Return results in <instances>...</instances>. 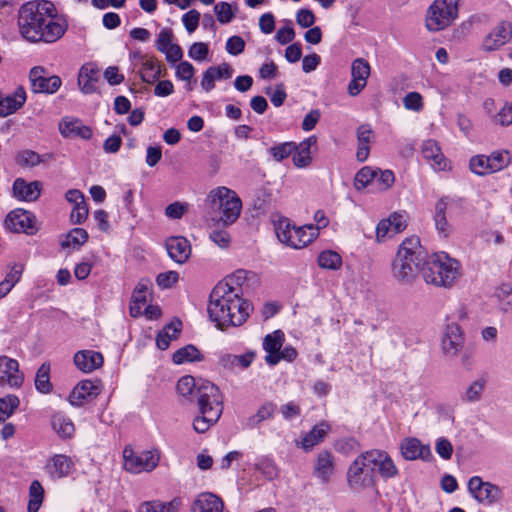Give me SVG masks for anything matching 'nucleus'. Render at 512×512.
I'll return each instance as SVG.
<instances>
[{
    "instance_id": "nucleus-1",
    "label": "nucleus",
    "mask_w": 512,
    "mask_h": 512,
    "mask_svg": "<svg viewBox=\"0 0 512 512\" xmlns=\"http://www.w3.org/2000/svg\"><path fill=\"white\" fill-rule=\"evenodd\" d=\"M18 27L27 41L54 43L65 34L68 23L57 15L52 2H28L19 10Z\"/></svg>"
},
{
    "instance_id": "nucleus-2",
    "label": "nucleus",
    "mask_w": 512,
    "mask_h": 512,
    "mask_svg": "<svg viewBox=\"0 0 512 512\" xmlns=\"http://www.w3.org/2000/svg\"><path fill=\"white\" fill-rule=\"evenodd\" d=\"M177 391L181 396L197 401L200 415L193 421L197 433L206 432L219 420L223 411L222 395L213 383L201 379L196 381L186 375L179 379Z\"/></svg>"
},
{
    "instance_id": "nucleus-3",
    "label": "nucleus",
    "mask_w": 512,
    "mask_h": 512,
    "mask_svg": "<svg viewBox=\"0 0 512 512\" xmlns=\"http://www.w3.org/2000/svg\"><path fill=\"white\" fill-rule=\"evenodd\" d=\"M251 310L250 303L241 297L240 292L230 289L227 284H217L210 293L208 316L220 330L243 325Z\"/></svg>"
},
{
    "instance_id": "nucleus-4",
    "label": "nucleus",
    "mask_w": 512,
    "mask_h": 512,
    "mask_svg": "<svg viewBox=\"0 0 512 512\" xmlns=\"http://www.w3.org/2000/svg\"><path fill=\"white\" fill-rule=\"evenodd\" d=\"M423 262V251L420 240L411 236L402 241L391 269L393 277L402 284L411 283L417 276Z\"/></svg>"
},
{
    "instance_id": "nucleus-5",
    "label": "nucleus",
    "mask_w": 512,
    "mask_h": 512,
    "mask_svg": "<svg viewBox=\"0 0 512 512\" xmlns=\"http://www.w3.org/2000/svg\"><path fill=\"white\" fill-rule=\"evenodd\" d=\"M460 274L459 262L444 252L432 255L422 269L425 282L438 287H452Z\"/></svg>"
},
{
    "instance_id": "nucleus-6",
    "label": "nucleus",
    "mask_w": 512,
    "mask_h": 512,
    "mask_svg": "<svg viewBox=\"0 0 512 512\" xmlns=\"http://www.w3.org/2000/svg\"><path fill=\"white\" fill-rule=\"evenodd\" d=\"M206 202L211 209L219 211V221L224 226L232 225L241 214V199L235 191L225 186L213 188L207 195Z\"/></svg>"
},
{
    "instance_id": "nucleus-7",
    "label": "nucleus",
    "mask_w": 512,
    "mask_h": 512,
    "mask_svg": "<svg viewBox=\"0 0 512 512\" xmlns=\"http://www.w3.org/2000/svg\"><path fill=\"white\" fill-rule=\"evenodd\" d=\"M371 451L358 455L349 465L346 472V482L350 490L363 492L375 485L376 473Z\"/></svg>"
},
{
    "instance_id": "nucleus-8",
    "label": "nucleus",
    "mask_w": 512,
    "mask_h": 512,
    "mask_svg": "<svg viewBox=\"0 0 512 512\" xmlns=\"http://www.w3.org/2000/svg\"><path fill=\"white\" fill-rule=\"evenodd\" d=\"M276 235L279 241L286 246L302 249L318 237V232L312 224L298 227L288 219H281L276 225Z\"/></svg>"
},
{
    "instance_id": "nucleus-9",
    "label": "nucleus",
    "mask_w": 512,
    "mask_h": 512,
    "mask_svg": "<svg viewBox=\"0 0 512 512\" xmlns=\"http://www.w3.org/2000/svg\"><path fill=\"white\" fill-rule=\"evenodd\" d=\"M459 0H435L426 15V27L437 32L449 27L458 17Z\"/></svg>"
},
{
    "instance_id": "nucleus-10",
    "label": "nucleus",
    "mask_w": 512,
    "mask_h": 512,
    "mask_svg": "<svg viewBox=\"0 0 512 512\" xmlns=\"http://www.w3.org/2000/svg\"><path fill=\"white\" fill-rule=\"evenodd\" d=\"M123 468L131 474H140L153 471L159 464L160 452L147 450L135 452L132 447L126 446L122 452Z\"/></svg>"
},
{
    "instance_id": "nucleus-11",
    "label": "nucleus",
    "mask_w": 512,
    "mask_h": 512,
    "mask_svg": "<svg viewBox=\"0 0 512 512\" xmlns=\"http://www.w3.org/2000/svg\"><path fill=\"white\" fill-rule=\"evenodd\" d=\"M31 90L34 93L54 94L62 85L57 75H49L42 66H35L29 72Z\"/></svg>"
},
{
    "instance_id": "nucleus-12",
    "label": "nucleus",
    "mask_w": 512,
    "mask_h": 512,
    "mask_svg": "<svg viewBox=\"0 0 512 512\" xmlns=\"http://www.w3.org/2000/svg\"><path fill=\"white\" fill-rule=\"evenodd\" d=\"M468 490L480 503L492 505L502 497L500 488L490 482H485L479 476H473L468 481Z\"/></svg>"
},
{
    "instance_id": "nucleus-13",
    "label": "nucleus",
    "mask_w": 512,
    "mask_h": 512,
    "mask_svg": "<svg viewBox=\"0 0 512 512\" xmlns=\"http://www.w3.org/2000/svg\"><path fill=\"white\" fill-rule=\"evenodd\" d=\"M408 214L405 211L393 212L388 218L382 219L376 226V240L381 243L407 227Z\"/></svg>"
},
{
    "instance_id": "nucleus-14",
    "label": "nucleus",
    "mask_w": 512,
    "mask_h": 512,
    "mask_svg": "<svg viewBox=\"0 0 512 512\" xmlns=\"http://www.w3.org/2000/svg\"><path fill=\"white\" fill-rule=\"evenodd\" d=\"M465 343L463 329L455 322L446 325L441 338V350L447 357H456Z\"/></svg>"
},
{
    "instance_id": "nucleus-15",
    "label": "nucleus",
    "mask_w": 512,
    "mask_h": 512,
    "mask_svg": "<svg viewBox=\"0 0 512 512\" xmlns=\"http://www.w3.org/2000/svg\"><path fill=\"white\" fill-rule=\"evenodd\" d=\"M371 73V67L364 58H356L351 64V79L347 86V92L350 96L359 95L367 85Z\"/></svg>"
},
{
    "instance_id": "nucleus-16",
    "label": "nucleus",
    "mask_w": 512,
    "mask_h": 512,
    "mask_svg": "<svg viewBox=\"0 0 512 512\" xmlns=\"http://www.w3.org/2000/svg\"><path fill=\"white\" fill-rule=\"evenodd\" d=\"M512 38V25L502 21L498 23L482 40L481 49L485 52L497 51Z\"/></svg>"
},
{
    "instance_id": "nucleus-17",
    "label": "nucleus",
    "mask_w": 512,
    "mask_h": 512,
    "mask_svg": "<svg viewBox=\"0 0 512 512\" xmlns=\"http://www.w3.org/2000/svg\"><path fill=\"white\" fill-rule=\"evenodd\" d=\"M5 227L11 232L33 234L35 228V216L24 209H15L5 218Z\"/></svg>"
},
{
    "instance_id": "nucleus-18",
    "label": "nucleus",
    "mask_w": 512,
    "mask_h": 512,
    "mask_svg": "<svg viewBox=\"0 0 512 512\" xmlns=\"http://www.w3.org/2000/svg\"><path fill=\"white\" fill-rule=\"evenodd\" d=\"M24 375L19 370L17 360L7 356H0V386L8 385L11 388L21 387Z\"/></svg>"
},
{
    "instance_id": "nucleus-19",
    "label": "nucleus",
    "mask_w": 512,
    "mask_h": 512,
    "mask_svg": "<svg viewBox=\"0 0 512 512\" xmlns=\"http://www.w3.org/2000/svg\"><path fill=\"white\" fill-rule=\"evenodd\" d=\"M100 387L91 380L80 381L71 391L68 400L71 405L80 407L100 394Z\"/></svg>"
},
{
    "instance_id": "nucleus-20",
    "label": "nucleus",
    "mask_w": 512,
    "mask_h": 512,
    "mask_svg": "<svg viewBox=\"0 0 512 512\" xmlns=\"http://www.w3.org/2000/svg\"><path fill=\"white\" fill-rule=\"evenodd\" d=\"M26 99V91L22 86L8 95L0 92V117L5 118L17 112L24 106Z\"/></svg>"
},
{
    "instance_id": "nucleus-21",
    "label": "nucleus",
    "mask_w": 512,
    "mask_h": 512,
    "mask_svg": "<svg viewBox=\"0 0 512 512\" xmlns=\"http://www.w3.org/2000/svg\"><path fill=\"white\" fill-rule=\"evenodd\" d=\"M41 191L42 183L40 181L27 182L23 178L15 179L12 186L13 196L20 201H36L39 198Z\"/></svg>"
},
{
    "instance_id": "nucleus-22",
    "label": "nucleus",
    "mask_w": 512,
    "mask_h": 512,
    "mask_svg": "<svg viewBox=\"0 0 512 512\" xmlns=\"http://www.w3.org/2000/svg\"><path fill=\"white\" fill-rule=\"evenodd\" d=\"M335 472V459L330 451L323 450L317 454L313 466V475L322 483H328Z\"/></svg>"
},
{
    "instance_id": "nucleus-23",
    "label": "nucleus",
    "mask_w": 512,
    "mask_h": 512,
    "mask_svg": "<svg viewBox=\"0 0 512 512\" xmlns=\"http://www.w3.org/2000/svg\"><path fill=\"white\" fill-rule=\"evenodd\" d=\"M422 154L436 171H446L451 168L450 161L443 155L440 147L434 140L429 139L423 143Z\"/></svg>"
},
{
    "instance_id": "nucleus-24",
    "label": "nucleus",
    "mask_w": 512,
    "mask_h": 512,
    "mask_svg": "<svg viewBox=\"0 0 512 512\" xmlns=\"http://www.w3.org/2000/svg\"><path fill=\"white\" fill-rule=\"evenodd\" d=\"M75 366L83 373H91L102 367L103 355L94 350H81L75 353L73 357Z\"/></svg>"
},
{
    "instance_id": "nucleus-25",
    "label": "nucleus",
    "mask_w": 512,
    "mask_h": 512,
    "mask_svg": "<svg viewBox=\"0 0 512 512\" xmlns=\"http://www.w3.org/2000/svg\"><path fill=\"white\" fill-rule=\"evenodd\" d=\"M169 257L176 263H185L191 255L189 241L181 236L169 237L165 243Z\"/></svg>"
},
{
    "instance_id": "nucleus-26",
    "label": "nucleus",
    "mask_w": 512,
    "mask_h": 512,
    "mask_svg": "<svg viewBox=\"0 0 512 512\" xmlns=\"http://www.w3.org/2000/svg\"><path fill=\"white\" fill-rule=\"evenodd\" d=\"M165 74L166 68L155 56L150 55L148 58H143V63L139 68V76L143 82L154 84Z\"/></svg>"
},
{
    "instance_id": "nucleus-27",
    "label": "nucleus",
    "mask_w": 512,
    "mask_h": 512,
    "mask_svg": "<svg viewBox=\"0 0 512 512\" xmlns=\"http://www.w3.org/2000/svg\"><path fill=\"white\" fill-rule=\"evenodd\" d=\"M74 468L72 459L64 454H56L51 457L45 466L49 476L53 479H60L68 476Z\"/></svg>"
},
{
    "instance_id": "nucleus-28",
    "label": "nucleus",
    "mask_w": 512,
    "mask_h": 512,
    "mask_svg": "<svg viewBox=\"0 0 512 512\" xmlns=\"http://www.w3.org/2000/svg\"><path fill=\"white\" fill-rule=\"evenodd\" d=\"M401 453L406 460H429L432 457L430 447L416 438H406L401 442Z\"/></svg>"
},
{
    "instance_id": "nucleus-29",
    "label": "nucleus",
    "mask_w": 512,
    "mask_h": 512,
    "mask_svg": "<svg viewBox=\"0 0 512 512\" xmlns=\"http://www.w3.org/2000/svg\"><path fill=\"white\" fill-rule=\"evenodd\" d=\"M370 451L374 462V469L376 470L377 468L381 477L389 479L398 475V469L387 452L378 449H373Z\"/></svg>"
},
{
    "instance_id": "nucleus-30",
    "label": "nucleus",
    "mask_w": 512,
    "mask_h": 512,
    "mask_svg": "<svg viewBox=\"0 0 512 512\" xmlns=\"http://www.w3.org/2000/svg\"><path fill=\"white\" fill-rule=\"evenodd\" d=\"M284 342V334L280 330L268 334L263 341V349L267 353L265 361L269 365H276L280 361L279 351Z\"/></svg>"
},
{
    "instance_id": "nucleus-31",
    "label": "nucleus",
    "mask_w": 512,
    "mask_h": 512,
    "mask_svg": "<svg viewBox=\"0 0 512 512\" xmlns=\"http://www.w3.org/2000/svg\"><path fill=\"white\" fill-rule=\"evenodd\" d=\"M224 503L217 495L204 492L194 500L191 512H223Z\"/></svg>"
},
{
    "instance_id": "nucleus-32",
    "label": "nucleus",
    "mask_w": 512,
    "mask_h": 512,
    "mask_svg": "<svg viewBox=\"0 0 512 512\" xmlns=\"http://www.w3.org/2000/svg\"><path fill=\"white\" fill-rule=\"evenodd\" d=\"M330 431V425L326 422L316 424L308 433H306L297 445L304 451L309 452L315 446L323 442L324 438Z\"/></svg>"
},
{
    "instance_id": "nucleus-33",
    "label": "nucleus",
    "mask_w": 512,
    "mask_h": 512,
    "mask_svg": "<svg viewBox=\"0 0 512 512\" xmlns=\"http://www.w3.org/2000/svg\"><path fill=\"white\" fill-rule=\"evenodd\" d=\"M233 69L228 63H222L219 66L209 67L204 73L201 81L202 88L209 92L215 86V81L219 79H229L232 76Z\"/></svg>"
},
{
    "instance_id": "nucleus-34",
    "label": "nucleus",
    "mask_w": 512,
    "mask_h": 512,
    "mask_svg": "<svg viewBox=\"0 0 512 512\" xmlns=\"http://www.w3.org/2000/svg\"><path fill=\"white\" fill-rule=\"evenodd\" d=\"M358 148L356 157L360 162L368 159L370 153V145L374 141V133L370 125L362 124L357 128Z\"/></svg>"
},
{
    "instance_id": "nucleus-35",
    "label": "nucleus",
    "mask_w": 512,
    "mask_h": 512,
    "mask_svg": "<svg viewBox=\"0 0 512 512\" xmlns=\"http://www.w3.org/2000/svg\"><path fill=\"white\" fill-rule=\"evenodd\" d=\"M316 143V137L311 136L296 145V150L292 154L293 164L297 168H305L311 163V146Z\"/></svg>"
},
{
    "instance_id": "nucleus-36",
    "label": "nucleus",
    "mask_w": 512,
    "mask_h": 512,
    "mask_svg": "<svg viewBox=\"0 0 512 512\" xmlns=\"http://www.w3.org/2000/svg\"><path fill=\"white\" fill-rule=\"evenodd\" d=\"M255 352L248 351L241 355L224 354L220 357V364L226 369L248 368L255 359Z\"/></svg>"
},
{
    "instance_id": "nucleus-37",
    "label": "nucleus",
    "mask_w": 512,
    "mask_h": 512,
    "mask_svg": "<svg viewBox=\"0 0 512 512\" xmlns=\"http://www.w3.org/2000/svg\"><path fill=\"white\" fill-rule=\"evenodd\" d=\"M98 69L93 63L84 64L78 74V84L84 93H91L94 90V83L98 77Z\"/></svg>"
},
{
    "instance_id": "nucleus-38",
    "label": "nucleus",
    "mask_w": 512,
    "mask_h": 512,
    "mask_svg": "<svg viewBox=\"0 0 512 512\" xmlns=\"http://www.w3.org/2000/svg\"><path fill=\"white\" fill-rule=\"evenodd\" d=\"M181 504V500L177 498L169 502L146 501L139 505L137 512H178Z\"/></svg>"
},
{
    "instance_id": "nucleus-39",
    "label": "nucleus",
    "mask_w": 512,
    "mask_h": 512,
    "mask_svg": "<svg viewBox=\"0 0 512 512\" xmlns=\"http://www.w3.org/2000/svg\"><path fill=\"white\" fill-rule=\"evenodd\" d=\"M181 322L179 320L172 321L160 331L156 338L157 347L165 350L169 347L171 340L176 339L181 331Z\"/></svg>"
},
{
    "instance_id": "nucleus-40",
    "label": "nucleus",
    "mask_w": 512,
    "mask_h": 512,
    "mask_svg": "<svg viewBox=\"0 0 512 512\" xmlns=\"http://www.w3.org/2000/svg\"><path fill=\"white\" fill-rule=\"evenodd\" d=\"M52 428L61 438H71L75 433L72 420L62 413H56L52 417Z\"/></svg>"
},
{
    "instance_id": "nucleus-41",
    "label": "nucleus",
    "mask_w": 512,
    "mask_h": 512,
    "mask_svg": "<svg viewBox=\"0 0 512 512\" xmlns=\"http://www.w3.org/2000/svg\"><path fill=\"white\" fill-rule=\"evenodd\" d=\"M45 157V155H40L33 150L25 149L15 155V163L22 168H32L43 163Z\"/></svg>"
},
{
    "instance_id": "nucleus-42",
    "label": "nucleus",
    "mask_w": 512,
    "mask_h": 512,
    "mask_svg": "<svg viewBox=\"0 0 512 512\" xmlns=\"http://www.w3.org/2000/svg\"><path fill=\"white\" fill-rule=\"evenodd\" d=\"M88 240V233L83 228H74L68 232L64 239L61 240V246L63 248L78 249L84 245Z\"/></svg>"
},
{
    "instance_id": "nucleus-43",
    "label": "nucleus",
    "mask_w": 512,
    "mask_h": 512,
    "mask_svg": "<svg viewBox=\"0 0 512 512\" xmlns=\"http://www.w3.org/2000/svg\"><path fill=\"white\" fill-rule=\"evenodd\" d=\"M173 362L175 364H183L187 362H199L203 359L201 352L193 345H187L178 349L173 354Z\"/></svg>"
},
{
    "instance_id": "nucleus-44",
    "label": "nucleus",
    "mask_w": 512,
    "mask_h": 512,
    "mask_svg": "<svg viewBox=\"0 0 512 512\" xmlns=\"http://www.w3.org/2000/svg\"><path fill=\"white\" fill-rule=\"evenodd\" d=\"M487 381L485 378H478L470 383L462 396V401L466 403H474L481 399L485 390Z\"/></svg>"
},
{
    "instance_id": "nucleus-45",
    "label": "nucleus",
    "mask_w": 512,
    "mask_h": 512,
    "mask_svg": "<svg viewBox=\"0 0 512 512\" xmlns=\"http://www.w3.org/2000/svg\"><path fill=\"white\" fill-rule=\"evenodd\" d=\"M36 390L42 394H48L52 390L50 382V365L43 363L37 370L35 377Z\"/></svg>"
},
{
    "instance_id": "nucleus-46",
    "label": "nucleus",
    "mask_w": 512,
    "mask_h": 512,
    "mask_svg": "<svg viewBox=\"0 0 512 512\" xmlns=\"http://www.w3.org/2000/svg\"><path fill=\"white\" fill-rule=\"evenodd\" d=\"M44 499V489L38 480L32 481L29 487L28 512H38Z\"/></svg>"
},
{
    "instance_id": "nucleus-47",
    "label": "nucleus",
    "mask_w": 512,
    "mask_h": 512,
    "mask_svg": "<svg viewBox=\"0 0 512 512\" xmlns=\"http://www.w3.org/2000/svg\"><path fill=\"white\" fill-rule=\"evenodd\" d=\"M342 263L341 255L333 250H324L318 256V264L323 269L338 270Z\"/></svg>"
},
{
    "instance_id": "nucleus-48",
    "label": "nucleus",
    "mask_w": 512,
    "mask_h": 512,
    "mask_svg": "<svg viewBox=\"0 0 512 512\" xmlns=\"http://www.w3.org/2000/svg\"><path fill=\"white\" fill-rule=\"evenodd\" d=\"M209 239L221 249H228L231 244L229 232L220 228L218 222L210 227Z\"/></svg>"
},
{
    "instance_id": "nucleus-49",
    "label": "nucleus",
    "mask_w": 512,
    "mask_h": 512,
    "mask_svg": "<svg viewBox=\"0 0 512 512\" xmlns=\"http://www.w3.org/2000/svg\"><path fill=\"white\" fill-rule=\"evenodd\" d=\"M275 412V405L273 403L263 404L256 414L252 415L247 420V426L250 428L256 427L262 421L272 418Z\"/></svg>"
},
{
    "instance_id": "nucleus-50",
    "label": "nucleus",
    "mask_w": 512,
    "mask_h": 512,
    "mask_svg": "<svg viewBox=\"0 0 512 512\" xmlns=\"http://www.w3.org/2000/svg\"><path fill=\"white\" fill-rule=\"evenodd\" d=\"M394 181V173L391 170H375L373 190L385 191L393 185Z\"/></svg>"
},
{
    "instance_id": "nucleus-51",
    "label": "nucleus",
    "mask_w": 512,
    "mask_h": 512,
    "mask_svg": "<svg viewBox=\"0 0 512 512\" xmlns=\"http://www.w3.org/2000/svg\"><path fill=\"white\" fill-rule=\"evenodd\" d=\"M374 178H375V169H372L369 166H365L361 168L356 176H355V188L357 190L365 189L368 186H372L374 184Z\"/></svg>"
},
{
    "instance_id": "nucleus-52",
    "label": "nucleus",
    "mask_w": 512,
    "mask_h": 512,
    "mask_svg": "<svg viewBox=\"0 0 512 512\" xmlns=\"http://www.w3.org/2000/svg\"><path fill=\"white\" fill-rule=\"evenodd\" d=\"M295 150L296 143L283 142L271 147L269 153L275 161L280 162L291 156Z\"/></svg>"
},
{
    "instance_id": "nucleus-53",
    "label": "nucleus",
    "mask_w": 512,
    "mask_h": 512,
    "mask_svg": "<svg viewBox=\"0 0 512 512\" xmlns=\"http://www.w3.org/2000/svg\"><path fill=\"white\" fill-rule=\"evenodd\" d=\"M19 399L15 395H8L0 398V422L8 419L19 406Z\"/></svg>"
},
{
    "instance_id": "nucleus-54",
    "label": "nucleus",
    "mask_w": 512,
    "mask_h": 512,
    "mask_svg": "<svg viewBox=\"0 0 512 512\" xmlns=\"http://www.w3.org/2000/svg\"><path fill=\"white\" fill-rule=\"evenodd\" d=\"M495 296L503 311L512 309V287L509 284H502L496 289Z\"/></svg>"
},
{
    "instance_id": "nucleus-55",
    "label": "nucleus",
    "mask_w": 512,
    "mask_h": 512,
    "mask_svg": "<svg viewBox=\"0 0 512 512\" xmlns=\"http://www.w3.org/2000/svg\"><path fill=\"white\" fill-rule=\"evenodd\" d=\"M491 162L494 173L506 168L511 162L510 152L507 150H496L491 153Z\"/></svg>"
},
{
    "instance_id": "nucleus-56",
    "label": "nucleus",
    "mask_w": 512,
    "mask_h": 512,
    "mask_svg": "<svg viewBox=\"0 0 512 512\" xmlns=\"http://www.w3.org/2000/svg\"><path fill=\"white\" fill-rule=\"evenodd\" d=\"M250 272L244 269H238L229 275L225 281H221L218 284H227L230 289L237 290V287H241L248 279Z\"/></svg>"
},
{
    "instance_id": "nucleus-57",
    "label": "nucleus",
    "mask_w": 512,
    "mask_h": 512,
    "mask_svg": "<svg viewBox=\"0 0 512 512\" xmlns=\"http://www.w3.org/2000/svg\"><path fill=\"white\" fill-rule=\"evenodd\" d=\"M214 12L217 20L221 24H227L232 21L235 16V12L232 10V6L227 2H219L214 6Z\"/></svg>"
},
{
    "instance_id": "nucleus-58",
    "label": "nucleus",
    "mask_w": 512,
    "mask_h": 512,
    "mask_svg": "<svg viewBox=\"0 0 512 512\" xmlns=\"http://www.w3.org/2000/svg\"><path fill=\"white\" fill-rule=\"evenodd\" d=\"M179 280V274L176 271L170 270L158 274L156 283L161 289L172 288Z\"/></svg>"
},
{
    "instance_id": "nucleus-59",
    "label": "nucleus",
    "mask_w": 512,
    "mask_h": 512,
    "mask_svg": "<svg viewBox=\"0 0 512 512\" xmlns=\"http://www.w3.org/2000/svg\"><path fill=\"white\" fill-rule=\"evenodd\" d=\"M188 209H189L188 203L176 201L174 203L169 204L165 208V215L169 219H173V220L180 219L188 211Z\"/></svg>"
},
{
    "instance_id": "nucleus-60",
    "label": "nucleus",
    "mask_w": 512,
    "mask_h": 512,
    "mask_svg": "<svg viewBox=\"0 0 512 512\" xmlns=\"http://www.w3.org/2000/svg\"><path fill=\"white\" fill-rule=\"evenodd\" d=\"M200 17V13L195 9L188 11L182 16L183 25L189 34L198 28Z\"/></svg>"
},
{
    "instance_id": "nucleus-61",
    "label": "nucleus",
    "mask_w": 512,
    "mask_h": 512,
    "mask_svg": "<svg viewBox=\"0 0 512 512\" xmlns=\"http://www.w3.org/2000/svg\"><path fill=\"white\" fill-rule=\"evenodd\" d=\"M403 105L407 110L419 112L423 108V98L418 92H410L403 98Z\"/></svg>"
},
{
    "instance_id": "nucleus-62",
    "label": "nucleus",
    "mask_w": 512,
    "mask_h": 512,
    "mask_svg": "<svg viewBox=\"0 0 512 512\" xmlns=\"http://www.w3.org/2000/svg\"><path fill=\"white\" fill-rule=\"evenodd\" d=\"M493 121L501 126H508L512 124V104H504L503 107L493 116Z\"/></svg>"
},
{
    "instance_id": "nucleus-63",
    "label": "nucleus",
    "mask_w": 512,
    "mask_h": 512,
    "mask_svg": "<svg viewBox=\"0 0 512 512\" xmlns=\"http://www.w3.org/2000/svg\"><path fill=\"white\" fill-rule=\"evenodd\" d=\"M209 53L208 45L204 42H195L193 43L188 51V55L190 58L196 61H203L207 58Z\"/></svg>"
},
{
    "instance_id": "nucleus-64",
    "label": "nucleus",
    "mask_w": 512,
    "mask_h": 512,
    "mask_svg": "<svg viewBox=\"0 0 512 512\" xmlns=\"http://www.w3.org/2000/svg\"><path fill=\"white\" fill-rule=\"evenodd\" d=\"M172 39V31L167 28L162 29L159 32L157 40L155 42L156 49L161 53L165 52L167 48L173 44Z\"/></svg>"
}]
</instances>
